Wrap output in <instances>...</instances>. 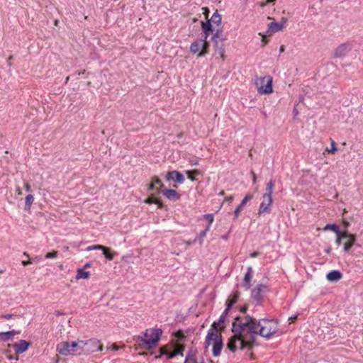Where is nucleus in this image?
<instances>
[{"label": "nucleus", "instance_id": "c9c22d12", "mask_svg": "<svg viewBox=\"0 0 363 363\" xmlns=\"http://www.w3.org/2000/svg\"><path fill=\"white\" fill-rule=\"evenodd\" d=\"M184 363H198L195 358V354L190 351L186 356Z\"/></svg>", "mask_w": 363, "mask_h": 363}, {"label": "nucleus", "instance_id": "5fc2aeb1", "mask_svg": "<svg viewBox=\"0 0 363 363\" xmlns=\"http://www.w3.org/2000/svg\"><path fill=\"white\" fill-rule=\"evenodd\" d=\"M296 319H297L296 315L291 316L289 318V320H290V323H294Z\"/></svg>", "mask_w": 363, "mask_h": 363}, {"label": "nucleus", "instance_id": "603ef678", "mask_svg": "<svg viewBox=\"0 0 363 363\" xmlns=\"http://www.w3.org/2000/svg\"><path fill=\"white\" fill-rule=\"evenodd\" d=\"M234 199V197L233 196H227L225 197V201L229 202V203H231Z\"/></svg>", "mask_w": 363, "mask_h": 363}, {"label": "nucleus", "instance_id": "bf43d9fd", "mask_svg": "<svg viewBox=\"0 0 363 363\" xmlns=\"http://www.w3.org/2000/svg\"><path fill=\"white\" fill-rule=\"evenodd\" d=\"M112 349L113 350H118V347L116 344H113V345H112Z\"/></svg>", "mask_w": 363, "mask_h": 363}, {"label": "nucleus", "instance_id": "de8ad7c7", "mask_svg": "<svg viewBox=\"0 0 363 363\" xmlns=\"http://www.w3.org/2000/svg\"><path fill=\"white\" fill-rule=\"evenodd\" d=\"M259 255V252L257 251H255L250 255V257H252V258H255V257H258Z\"/></svg>", "mask_w": 363, "mask_h": 363}, {"label": "nucleus", "instance_id": "9d476101", "mask_svg": "<svg viewBox=\"0 0 363 363\" xmlns=\"http://www.w3.org/2000/svg\"><path fill=\"white\" fill-rule=\"evenodd\" d=\"M165 179L167 181L172 180L175 183L182 184L184 183L185 179L184 175L177 170H172L168 172L165 175Z\"/></svg>", "mask_w": 363, "mask_h": 363}, {"label": "nucleus", "instance_id": "864d4df0", "mask_svg": "<svg viewBox=\"0 0 363 363\" xmlns=\"http://www.w3.org/2000/svg\"><path fill=\"white\" fill-rule=\"evenodd\" d=\"M149 331L150 330H146L143 333L144 337L143 338H148L149 337Z\"/></svg>", "mask_w": 363, "mask_h": 363}, {"label": "nucleus", "instance_id": "bb28decb", "mask_svg": "<svg viewBox=\"0 0 363 363\" xmlns=\"http://www.w3.org/2000/svg\"><path fill=\"white\" fill-rule=\"evenodd\" d=\"M233 306V302L226 304V308L224 310V311L223 312V313L221 314V315L220 316L218 322L217 323L218 325H219V323H223L225 321L226 316L228 315V313L231 310Z\"/></svg>", "mask_w": 363, "mask_h": 363}, {"label": "nucleus", "instance_id": "13d9d810", "mask_svg": "<svg viewBox=\"0 0 363 363\" xmlns=\"http://www.w3.org/2000/svg\"><path fill=\"white\" fill-rule=\"evenodd\" d=\"M247 306H243V307L241 308L240 311H241L242 313H246V311H247Z\"/></svg>", "mask_w": 363, "mask_h": 363}, {"label": "nucleus", "instance_id": "4be33fe9", "mask_svg": "<svg viewBox=\"0 0 363 363\" xmlns=\"http://www.w3.org/2000/svg\"><path fill=\"white\" fill-rule=\"evenodd\" d=\"M252 268L251 267H247V271L245 273V274L244 276V279H243V281H244L243 287H245V289L246 290H248L251 286L250 282H251V280L252 278Z\"/></svg>", "mask_w": 363, "mask_h": 363}, {"label": "nucleus", "instance_id": "f257e3e1", "mask_svg": "<svg viewBox=\"0 0 363 363\" xmlns=\"http://www.w3.org/2000/svg\"><path fill=\"white\" fill-rule=\"evenodd\" d=\"M254 318L246 315L244 318L237 316L232 325V332L235 335H240L241 337L240 350H252L254 346L256 337L259 335L257 327L253 322Z\"/></svg>", "mask_w": 363, "mask_h": 363}, {"label": "nucleus", "instance_id": "4d7b16f0", "mask_svg": "<svg viewBox=\"0 0 363 363\" xmlns=\"http://www.w3.org/2000/svg\"><path fill=\"white\" fill-rule=\"evenodd\" d=\"M25 189L27 191H29L30 190V186L29 185L28 183H26V184H25Z\"/></svg>", "mask_w": 363, "mask_h": 363}, {"label": "nucleus", "instance_id": "6ab92c4d", "mask_svg": "<svg viewBox=\"0 0 363 363\" xmlns=\"http://www.w3.org/2000/svg\"><path fill=\"white\" fill-rule=\"evenodd\" d=\"M28 345V342L21 340L18 343L13 345V348L17 354H21L27 350Z\"/></svg>", "mask_w": 363, "mask_h": 363}, {"label": "nucleus", "instance_id": "c85d7f7f", "mask_svg": "<svg viewBox=\"0 0 363 363\" xmlns=\"http://www.w3.org/2000/svg\"><path fill=\"white\" fill-rule=\"evenodd\" d=\"M152 182L154 183L155 185H159V186L157 187V193L160 194L164 188L161 179L157 176H154L152 177Z\"/></svg>", "mask_w": 363, "mask_h": 363}, {"label": "nucleus", "instance_id": "6e6d98bb", "mask_svg": "<svg viewBox=\"0 0 363 363\" xmlns=\"http://www.w3.org/2000/svg\"><path fill=\"white\" fill-rule=\"evenodd\" d=\"M30 263H31V262L30 260L22 261V264L23 266H27V265L30 264Z\"/></svg>", "mask_w": 363, "mask_h": 363}, {"label": "nucleus", "instance_id": "ddd939ff", "mask_svg": "<svg viewBox=\"0 0 363 363\" xmlns=\"http://www.w3.org/2000/svg\"><path fill=\"white\" fill-rule=\"evenodd\" d=\"M286 21L287 19L283 17L281 22H271L268 24V31L270 33H277L281 30L284 28V24L286 23Z\"/></svg>", "mask_w": 363, "mask_h": 363}, {"label": "nucleus", "instance_id": "72a5a7b5", "mask_svg": "<svg viewBox=\"0 0 363 363\" xmlns=\"http://www.w3.org/2000/svg\"><path fill=\"white\" fill-rule=\"evenodd\" d=\"M324 230H331L335 234H338L340 232H341L339 226L337 224H327L324 228Z\"/></svg>", "mask_w": 363, "mask_h": 363}, {"label": "nucleus", "instance_id": "49530a36", "mask_svg": "<svg viewBox=\"0 0 363 363\" xmlns=\"http://www.w3.org/2000/svg\"><path fill=\"white\" fill-rule=\"evenodd\" d=\"M148 189L150 191H153V190H156L157 191V187L155 186V184L151 182L150 184H149V186H148Z\"/></svg>", "mask_w": 363, "mask_h": 363}, {"label": "nucleus", "instance_id": "79ce46f5", "mask_svg": "<svg viewBox=\"0 0 363 363\" xmlns=\"http://www.w3.org/2000/svg\"><path fill=\"white\" fill-rule=\"evenodd\" d=\"M171 351L169 349V347L167 345L162 347L160 348V353L161 355H167V358L169 359V354H170Z\"/></svg>", "mask_w": 363, "mask_h": 363}, {"label": "nucleus", "instance_id": "680f3d73", "mask_svg": "<svg viewBox=\"0 0 363 363\" xmlns=\"http://www.w3.org/2000/svg\"><path fill=\"white\" fill-rule=\"evenodd\" d=\"M262 43H263V45H265L267 43V40H266L265 38H262Z\"/></svg>", "mask_w": 363, "mask_h": 363}, {"label": "nucleus", "instance_id": "69168bd1", "mask_svg": "<svg viewBox=\"0 0 363 363\" xmlns=\"http://www.w3.org/2000/svg\"><path fill=\"white\" fill-rule=\"evenodd\" d=\"M69 80V77H67L66 79H65V84H67Z\"/></svg>", "mask_w": 363, "mask_h": 363}, {"label": "nucleus", "instance_id": "473e14b6", "mask_svg": "<svg viewBox=\"0 0 363 363\" xmlns=\"http://www.w3.org/2000/svg\"><path fill=\"white\" fill-rule=\"evenodd\" d=\"M90 277V273L89 272H86L84 269H78L77 271L76 279H88Z\"/></svg>", "mask_w": 363, "mask_h": 363}, {"label": "nucleus", "instance_id": "a19ab883", "mask_svg": "<svg viewBox=\"0 0 363 363\" xmlns=\"http://www.w3.org/2000/svg\"><path fill=\"white\" fill-rule=\"evenodd\" d=\"M345 234V231H341V232H340V233L335 234L336 235L335 242L337 245H340L342 243V240H344Z\"/></svg>", "mask_w": 363, "mask_h": 363}, {"label": "nucleus", "instance_id": "cd10ccee", "mask_svg": "<svg viewBox=\"0 0 363 363\" xmlns=\"http://www.w3.org/2000/svg\"><path fill=\"white\" fill-rule=\"evenodd\" d=\"M201 39L193 42L190 45V52L196 54L199 53L201 50Z\"/></svg>", "mask_w": 363, "mask_h": 363}, {"label": "nucleus", "instance_id": "5701e85b", "mask_svg": "<svg viewBox=\"0 0 363 363\" xmlns=\"http://www.w3.org/2000/svg\"><path fill=\"white\" fill-rule=\"evenodd\" d=\"M274 186V181L271 179L267 184L265 189V193L263 194L262 198L272 199L273 189Z\"/></svg>", "mask_w": 363, "mask_h": 363}, {"label": "nucleus", "instance_id": "37998d69", "mask_svg": "<svg viewBox=\"0 0 363 363\" xmlns=\"http://www.w3.org/2000/svg\"><path fill=\"white\" fill-rule=\"evenodd\" d=\"M57 255H58V252L53 250L52 252H48L45 255V257L46 259L55 258V257H57Z\"/></svg>", "mask_w": 363, "mask_h": 363}, {"label": "nucleus", "instance_id": "f03ea898", "mask_svg": "<svg viewBox=\"0 0 363 363\" xmlns=\"http://www.w3.org/2000/svg\"><path fill=\"white\" fill-rule=\"evenodd\" d=\"M212 341H214L213 345V355L214 357H218L223 347V342L222 335L218 334L217 322H213L211 325V328L208 331L204 342L205 348H207L211 344Z\"/></svg>", "mask_w": 363, "mask_h": 363}, {"label": "nucleus", "instance_id": "a878e982", "mask_svg": "<svg viewBox=\"0 0 363 363\" xmlns=\"http://www.w3.org/2000/svg\"><path fill=\"white\" fill-rule=\"evenodd\" d=\"M18 333L15 330H11L7 332H1L0 333V340L4 342H7L10 340H12L13 335Z\"/></svg>", "mask_w": 363, "mask_h": 363}, {"label": "nucleus", "instance_id": "a211bd4d", "mask_svg": "<svg viewBox=\"0 0 363 363\" xmlns=\"http://www.w3.org/2000/svg\"><path fill=\"white\" fill-rule=\"evenodd\" d=\"M201 28L204 34L203 38L207 39L211 33L215 32L216 30L213 28L211 21L207 20L206 22L201 21Z\"/></svg>", "mask_w": 363, "mask_h": 363}, {"label": "nucleus", "instance_id": "e433bc0d", "mask_svg": "<svg viewBox=\"0 0 363 363\" xmlns=\"http://www.w3.org/2000/svg\"><path fill=\"white\" fill-rule=\"evenodd\" d=\"M186 174L189 179H191V181H194L196 179L195 177L198 176L200 174V172L198 169H194L186 171Z\"/></svg>", "mask_w": 363, "mask_h": 363}, {"label": "nucleus", "instance_id": "f8f14e48", "mask_svg": "<svg viewBox=\"0 0 363 363\" xmlns=\"http://www.w3.org/2000/svg\"><path fill=\"white\" fill-rule=\"evenodd\" d=\"M265 288V286L259 284L255 287L252 291L251 296L254 301L257 302V304L260 305L263 300V296L262 294V289Z\"/></svg>", "mask_w": 363, "mask_h": 363}, {"label": "nucleus", "instance_id": "8fccbe9b", "mask_svg": "<svg viewBox=\"0 0 363 363\" xmlns=\"http://www.w3.org/2000/svg\"><path fill=\"white\" fill-rule=\"evenodd\" d=\"M203 10H204L203 14L205 15L206 18L207 20H208V13H209V10H208V8H203Z\"/></svg>", "mask_w": 363, "mask_h": 363}, {"label": "nucleus", "instance_id": "dca6fc26", "mask_svg": "<svg viewBox=\"0 0 363 363\" xmlns=\"http://www.w3.org/2000/svg\"><path fill=\"white\" fill-rule=\"evenodd\" d=\"M238 341L240 342V345H241V337H240V335H235L234 333V335L230 337L228 341L227 348L230 351L235 352L237 350L236 342Z\"/></svg>", "mask_w": 363, "mask_h": 363}, {"label": "nucleus", "instance_id": "a18cd8bd", "mask_svg": "<svg viewBox=\"0 0 363 363\" xmlns=\"http://www.w3.org/2000/svg\"><path fill=\"white\" fill-rule=\"evenodd\" d=\"M103 246L104 245H92V246L88 247L87 250H101V249H103Z\"/></svg>", "mask_w": 363, "mask_h": 363}, {"label": "nucleus", "instance_id": "b1692460", "mask_svg": "<svg viewBox=\"0 0 363 363\" xmlns=\"http://www.w3.org/2000/svg\"><path fill=\"white\" fill-rule=\"evenodd\" d=\"M184 350V345L180 344V343H177L175 349L173 351H171L170 354H169V359H172L178 354L183 356Z\"/></svg>", "mask_w": 363, "mask_h": 363}, {"label": "nucleus", "instance_id": "774afa93", "mask_svg": "<svg viewBox=\"0 0 363 363\" xmlns=\"http://www.w3.org/2000/svg\"><path fill=\"white\" fill-rule=\"evenodd\" d=\"M17 191H18V194H21V189L19 187L17 188Z\"/></svg>", "mask_w": 363, "mask_h": 363}, {"label": "nucleus", "instance_id": "09e8293b", "mask_svg": "<svg viewBox=\"0 0 363 363\" xmlns=\"http://www.w3.org/2000/svg\"><path fill=\"white\" fill-rule=\"evenodd\" d=\"M251 174H252V182L254 184L256 183L257 182V176H256V174L255 173L254 171H251Z\"/></svg>", "mask_w": 363, "mask_h": 363}, {"label": "nucleus", "instance_id": "4c0bfd02", "mask_svg": "<svg viewBox=\"0 0 363 363\" xmlns=\"http://www.w3.org/2000/svg\"><path fill=\"white\" fill-rule=\"evenodd\" d=\"M34 201V197L32 194H28L26 197L25 208L29 209Z\"/></svg>", "mask_w": 363, "mask_h": 363}, {"label": "nucleus", "instance_id": "0eeeda50", "mask_svg": "<svg viewBox=\"0 0 363 363\" xmlns=\"http://www.w3.org/2000/svg\"><path fill=\"white\" fill-rule=\"evenodd\" d=\"M83 345L85 353H92L103 350V345L97 339L91 338L86 341L83 340Z\"/></svg>", "mask_w": 363, "mask_h": 363}, {"label": "nucleus", "instance_id": "4468645a", "mask_svg": "<svg viewBox=\"0 0 363 363\" xmlns=\"http://www.w3.org/2000/svg\"><path fill=\"white\" fill-rule=\"evenodd\" d=\"M161 193L164 197L171 201H178L181 198V194L174 189H169L164 188Z\"/></svg>", "mask_w": 363, "mask_h": 363}, {"label": "nucleus", "instance_id": "2eb2a0df", "mask_svg": "<svg viewBox=\"0 0 363 363\" xmlns=\"http://www.w3.org/2000/svg\"><path fill=\"white\" fill-rule=\"evenodd\" d=\"M350 49V45L348 43H342L335 50L334 57L342 58L346 55Z\"/></svg>", "mask_w": 363, "mask_h": 363}, {"label": "nucleus", "instance_id": "423d86ee", "mask_svg": "<svg viewBox=\"0 0 363 363\" xmlns=\"http://www.w3.org/2000/svg\"><path fill=\"white\" fill-rule=\"evenodd\" d=\"M255 84L259 94H267L273 91L272 77L269 75L257 79Z\"/></svg>", "mask_w": 363, "mask_h": 363}, {"label": "nucleus", "instance_id": "20e7f679", "mask_svg": "<svg viewBox=\"0 0 363 363\" xmlns=\"http://www.w3.org/2000/svg\"><path fill=\"white\" fill-rule=\"evenodd\" d=\"M162 333V330L160 328H151L149 331V337L143 338L142 337H139L138 338V342L139 345L143 348L148 350L152 349L156 347Z\"/></svg>", "mask_w": 363, "mask_h": 363}, {"label": "nucleus", "instance_id": "3c124183", "mask_svg": "<svg viewBox=\"0 0 363 363\" xmlns=\"http://www.w3.org/2000/svg\"><path fill=\"white\" fill-rule=\"evenodd\" d=\"M13 314H6V315H2V318H4V319H6V320H9L10 318H11L13 317Z\"/></svg>", "mask_w": 363, "mask_h": 363}, {"label": "nucleus", "instance_id": "6e6552de", "mask_svg": "<svg viewBox=\"0 0 363 363\" xmlns=\"http://www.w3.org/2000/svg\"><path fill=\"white\" fill-rule=\"evenodd\" d=\"M343 250L345 252H350L352 247H361V245L356 242V235L345 230L344 236Z\"/></svg>", "mask_w": 363, "mask_h": 363}, {"label": "nucleus", "instance_id": "ea45409f", "mask_svg": "<svg viewBox=\"0 0 363 363\" xmlns=\"http://www.w3.org/2000/svg\"><path fill=\"white\" fill-rule=\"evenodd\" d=\"M203 218H204V219H206L208 221V224H207L206 227H208V228L210 229L211 225L214 220L213 214H212V213L205 214L203 216Z\"/></svg>", "mask_w": 363, "mask_h": 363}, {"label": "nucleus", "instance_id": "f704fd0d", "mask_svg": "<svg viewBox=\"0 0 363 363\" xmlns=\"http://www.w3.org/2000/svg\"><path fill=\"white\" fill-rule=\"evenodd\" d=\"M208 227H206V228L201 231L198 236L195 238L194 242H199L200 244L202 243L203 238L206 237L207 233L209 231Z\"/></svg>", "mask_w": 363, "mask_h": 363}, {"label": "nucleus", "instance_id": "0e129e2a", "mask_svg": "<svg viewBox=\"0 0 363 363\" xmlns=\"http://www.w3.org/2000/svg\"><path fill=\"white\" fill-rule=\"evenodd\" d=\"M225 328V326L224 325H223L220 326V330L221 331H223V330H224Z\"/></svg>", "mask_w": 363, "mask_h": 363}, {"label": "nucleus", "instance_id": "9b49d317", "mask_svg": "<svg viewBox=\"0 0 363 363\" xmlns=\"http://www.w3.org/2000/svg\"><path fill=\"white\" fill-rule=\"evenodd\" d=\"M263 200L260 203V206L258 209V214L262 215L264 213H269L271 211V206L273 202V199L262 198Z\"/></svg>", "mask_w": 363, "mask_h": 363}, {"label": "nucleus", "instance_id": "c756f323", "mask_svg": "<svg viewBox=\"0 0 363 363\" xmlns=\"http://www.w3.org/2000/svg\"><path fill=\"white\" fill-rule=\"evenodd\" d=\"M209 21H211V24L213 23L216 26H220L222 21L221 15L218 12V11H216Z\"/></svg>", "mask_w": 363, "mask_h": 363}, {"label": "nucleus", "instance_id": "7c9ffc66", "mask_svg": "<svg viewBox=\"0 0 363 363\" xmlns=\"http://www.w3.org/2000/svg\"><path fill=\"white\" fill-rule=\"evenodd\" d=\"M145 202L147 204L155 203L158 205L159 208L162 207V203L160 199L155 198L154 196H150L145 200Z\"/></svg>", "mask_w": 363, "mask_h": 363}, {"label": "nucleus", "instance_id": "2f4dec72", "mask_svg": "<svg viewBox=\"0 0 363 363\" xmlns=\"http://www.w3.org/2000/svg\"><path fill=\"white\" fill-rule=\"evenodd\" d=\"M101 250L103 251V254L107 259H113L115 254L111 252V248L103 246V249H101Z\"/></svg>", "mask_w": 363, "mask_h": 363}, {"label": "nucleus", "instance_id": "393cba45", "mask_svg": "<svg viewBox=\"0 0 363 363\" xmlns=\"http://www.w3.org/2000/svg\"><path fill=\"white\" fill-rule=\"evenodd\" d=\"M209 47H210V45L207 42V39H206V38L201 39V50L198 53L197 56L201 57V56H204L205 55L208 54L209 52Z\"/></svg>", "mask_w": 363, "mask_h": 363}, {"label": "nucleus", "instance_id": "7ed1b4c3", "mask_svg": "<svg viewBox=\"0 0 363 363\" xmlns=\"http://www.w3.org/2000/svg\"><path fill=\"white\" fill-rule=\"evenodd\" d=\"M253 322L259 331V335L267 339L272 337L277 332L278 322L275 319L263 318L257 320L254 318Z\"/></svg>", "mask_w": 363, "mask_h": 363}, {"label": "nucleus", "instance_id": "052dcab7", "mask_svg": "<svg viewBox=\"0 0 363 363\" xmlns=\"http://www.w3.org/2000/svg\"><path fill=\"white\" fill-rule=\"evenodd\" d=\"M91 267V263L90 262H87L84 264V268H89Z\"/></svg>", "mask_w": 363, "mask_h": 363}, {"label": "nucleus", "instance_id": "c03bdc74", "mask_svg": "<svg viewBox=\"0 0 363 363\" xmlns=\"http://www.w3.org/2000/svg\"><path fill=\"white\" fill-rule=\"evenodd\" d=\"M330 145H331L330 150L327 149L326 150L329 153H334L335 151H337L336 143L333 140H331Z\"/></svg>", "mask_w": 363, "mask_h": 363}, {"label": "nucleus", "instance_id": "39448f33", "mask_svg": "<svg viewBox=\"0 0 363 363\" xmlns=\"http://www.w3.org/2000/svg\"><path fill=\"white\" fill-rule=\"evenodd\" d=\"M211 40L214 43L215 51L220 55H224V42L227 40L226 36L222 34L221 29H216L211 37Z\"/></svg>", "mask_w": 363, "mask_h": 363}, {"label": "nucleus", "instance_id": "1a4fd4ad", "mask_svg": "<svg viewBox=\"0 0 363 363\" xmlns=\"http://www.w3.org/2000/svg\"><path fill=\"white\" fill-rule=\"evenodd\" d=\"M74 347H75V344H73V342H61L57 345V351L63 356L72 355L71 352Z\"/></svg>", "mask_w": 363, "mask_h": 363}, {"label": "nucleus", "instance_id": "412c9836", "mask_svg": "<svg viewBox=\"0 0 363 363\" xmlns=\"http://www.w3.org/2000/svg\"><path fill=\"white\" fill-rule=\"evenodd\" d=\"M342 277V274L338 270H333L328 273L326 278L329 281L336 282L340 280Z\"/></svg>", "mask_w": 363, "mask_h": 363}, {"label": "nucleus", "instance_id": "f3484780", "mask_svg": "<svg viewBox=\"0 0 363 363\" xmlns=\"http://www.w3.org/2000/svg\"><path fill=\"white\" fill-rule=\"evenodd\" d=\"M253 198V194H247L244 199L242 200L241 203L238 205V206L235 208L234 211L235 218H237L239 216V214L242 211L243 207L246 205L247 202L252 200Z\"/></svg>", "mask_w": 363, "mask_h": 363}, {"label": "nucleus", "instance_id": "338daca9", "mask_svg": "<svg viewBox=\"0 0 363 363\" xmlns=\"http://www.w3.org/2000/svg\"><path fill=\"white\" fill-rule=\"evenodd\" d=\"M84 73H85V70H83V71H82V72H79L78 73V74H79V75H80V74H84Z\"/></svg>", "mask_w": 363, "mask_h": 363}, {"label": "nucleus", "instance_id": "aec40b11", "mask_svg": "<svg viewBox=\"0 0 363 363\" xmlns=\"http://www.w3.org/2000/svg\"><path fill=\"white\" fill-rule=\"evenodd\" d=\"M73 344H75V347H74L71 352L72 355H81L82 354H86L85 350H84L83 340L73 342Z\"/></svg>", "mask_w": 363, "mask_h": 363}, {"label": "nucleus", "instance_id": "58836bf2", "mask_svg": "<svg viewBox=\"0 0 363 363\" xmlns=\"http://www.w3.org/2000/svg\"><path fill=\"white\" fill-rule=\"evenodd\" d=\"M239 296H240V293L238 291H236L235 292H234L232 298L227 299L225 304H228L229 303L233 302V305H234L238 301Z\"/></svg>", "mask_w": 363, "mask_h": 363}, {"label": "nucleus", "instance_id": "e2e57ef3", "mask_svg": "<svg viewBox=\"0 0 363 363\" xmlns=\"http://www.w3.org/2000/svg\"><path fill=\"white\" fill-rule=\"evenodd\" d=\"M279 50H280V52H284V45H281Z\"/></svg>", "mask_w": 363, "mask_h": 363}]
</instances>
